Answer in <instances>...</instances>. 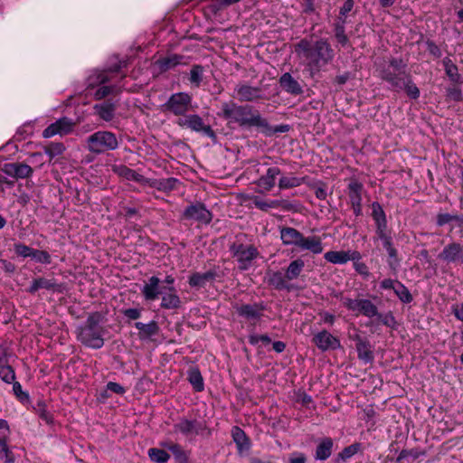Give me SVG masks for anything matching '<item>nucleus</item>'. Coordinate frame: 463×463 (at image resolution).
Returning <instances> with one entry per match:
<instances>
[{
  "mask_svg": "<svg viewBox=\"0 0 463 463\" xmlns=\"http://www.w3.org/2000/svg\"><path fill=\"white\" fill-rule=\"evenodd\" d=\"M279 83L283 90L291 94L298 95L302 93L300 84L288 72L284 73L280 77Z\"/></svg>",
  "mask_w": 463,
  "mask_h": 463,
  "instance_id": "32",
  "label": "nucleus"
},
{
  "mask_svg": "<svg viewBox=\"0 0 463 463\" xmlns=\"http://www.w3.org/2000/svg\"><path fill=\"white\" fill-rule=\"evenodd\" d=\"M160 282V279L156 276H152L148 279L147 282L141 288L145 300L154 301L158 298L159 295L162 294L159 287Z\"/></svg>",
  "mask_w": 463,
  "mask_h": 463,
  "instance_id": "24",
  "label": "nucleus"
},
{
  "mask_svg": "<svg viewBox=\"0 0 463 463\" xmlns=\"http://www.w3.org/2000/svg\"><path fill=\"white\" fill-rule=\"evenodd\" d=\"M334 441L332 438L326 437L319 440L316 452H315V459L324 461L327 459L333 451Z\"/></svg>",
  "mask_w": 463,
  "mask_h": 463,
  "instance_id": "29",
  "label": "nucleus"
},
{
  "mask_svg": "<svg viewBox=\"0 0 463 463\" xmlns=\"http://www.w3.org/2000/svg\"><path fill=\"white\" fill-rule=\"evenodd\" d=\"M229 124L235 125L242 130L252 131L256 130L264 134L266 137H272L279 133H285L291 129L288 124H280L277 126H270L266 118H230Z\"/></svg>",
  "mask_w": 463,
  "mask_h": 463,
  "instance_id": "5",
  "label": "nucleus"
},
{
  "mask_svg": "<svg viewBox=\"0 0 463 463\" xmlns=\"http://www.w3.org/2000/svg\"><path fill=\"white\" fill-rule=\"evenodd\" d=\"M364 185L362 183L354 180L348 184V196L354 213L356 217L361 216L362 212V191Z\"/></svg>",
  "mask_w": 463,
  "mask_h": 463,
  "instance_id": "20",
  "label": "nucleus"
},
{
  "mask_svg": "<svg viewBox=\"0 0 463 463\" xmlns=\"http://www.w3.org/2000/svg\"><path fill=\"white\" fill-rule=\"evenodd\" d=\"M355 348H356L358 358L360 360H362L365 364L372 363L373 361L374 355L372 351V346H371L369 341L356 343Z\"/></svg>",
  "mask_w": 463,
  "mask_h": 463,
  "instance_id": "36",
  "label": "nucleus"
},
{
  "mask_svg": "<svg viewBox=\"0 0 463 463\" xmlns=\"http://www.w3.org/2000/svg\"><path fill=\"white\" fill-rule=\"evenodd\" d=\"M148 456L156 463H166L170 458V455L165 450L156 448L149 449Z\"/></svg>",
  "mask_w": 463,
  "mask_h": 463,
  "instance_id": "45",
  "label": "nucleus"
},
{
  "mask_svg": "<svg viewBox=\"0 0 463 463\" xmlns=\"http://www.w3.org/2000/svg\"><path fill=\"white\" fill-rule=\"evenodd\" d=\"M217 272L214 269H210L204 273L194 272L191 274L188 283L192 288H203L207 282L215 280Z\"/></svg>",
  "mask_w": 463,
  "mask_h": 463,
  "instance_id": "28",
  "label": "nucleus"
},
{
  "mask_svg": "<svg viewBox=\"0 0 463 463\" xmlns=\"http://www.w3.org/2000/svg\"><path fill=\"white\" fill-rule=\"evenodd\" d=\"M36 412L38 413L39 417L45 421L47 424H52L53 422V417L52 413H50L46 410V404L44 402L40 401L37 402V407L35 408Z\"/></svg>",
  "mask_w": 463,
  "mask_h": 463,
  "instance_id": "49",
  "label": "nucleus"
},
{
  "mask_svg": "<svg viewBox=\"0 0 463 463\" xmlns=\"http://www.w3.org/2000/svg\"><path fill=\"white\" fill-rule=\"evenodd\" d=\"M77 121L72 120L70 118H58V119L49 125L43 131V137L51 138L54 136H66L73 132Z\"/></svg>",
  "mask_w": 463,
  "mask_h": 463,
  "instance_id": "14",
  "label": "nucleus"
},
{
  "mask_svg": "<svg viewBox=\"0 0 463 463\" xmlns=\"http://www.w3.org/2000/svg\"><path fill=\"white\" fill-rule=\"evenodd\" d=\"M230 252L238 262L241 270L249 269L254 260L260 254L258 249L253 244H243L242 242L234 241L230 245Z\"/></svg>",
  "mask_w": 463,
  "mask_h": 463,
  "instance_id": "8",
  "label": "nucleus"
},
{
  "mask_svg": "<svg viewBox=\"0 0 463 463\" xmlns=\"http://www.w3.org/2000/svg\"><path fill=\"white\" fill-rule=\"evenodd\" d=\"M14 251L18 256L26 258L32 257L33 249L23 243H16L14 244Z\"/></svg>",
  "mask_w": 463,
  "mask_h": 463,
  "instance_id": "56",
  "label": "nucleus"
},
{
  "mask_svg": "<svg viewBox=\"0 0 463 463\" xmlns=\"http://www.w3.org/2000/svg\"><path fill=\"white\" fill-rule=\"evenodd\" d=\"M442 64L449 79L454 83H459L461 81V76L454 62L449 57H446L443 59Z\"/></svg>",
  "mask_w": 463,
  "mask_h": 463,
  "instance_id": "37",
  "label": "nucleus"
},
{
  "mask_svg": "<svg viewBox=\"0 0 463 463\" xmlns=\"http://www.w3.org/2000/svg\"><path fill=\"white\" fill-rule=\"evenodd\" d=\"M248 340L251 345H257L260 342H262L264 345L271 343V339L268 335L252 334L249 335Z\"/></svg>",
  "mask_w": 463,
  "mask_h": 463,
  "instance_id": "55",
  "label": "nucleus"
},
{
  "mask_svg": "<svg viewBox=\"0 0 463 463\" xmlns=\"http://www.w3.org/2000/svg\"><path fill=\"white\" fill-rule=\"evenodd\" d=\"M35 261L42 264H50L52 262V257L46 250H34L32 257Z\"/></svg>",
  "mask_w": 463,
  "mask_h": 463,
  "instance_id": "50",
  "label": "nucleus"
},
{
  "mask_svg": "<svg viewBox=\"0 0 463 463\" xmlns=\"http://www.w3.org/2000/svg\"><path fill=\"white\" fill-rule=\"evenodd\" d=\"M166 291L162 295L160 307L164 309H177L181 307L182 301L176 293L175 287H165Z\"/></svg>",
  "mask_w": 463,
  "mask_h": 463,
  "instance_id": "26",
  "label": "nucleus"
},
{
  "mask_svg": "<svg viewBox=\"0 0 463 463\" xmlns=\"http://www.w3.org/2000/svg\"><path fill=\"white\" fill-rule=\"evenodd\" d=\"M375 317H377V320L383 325L392 329H396L397 322L393 314L391 311H389L386 314H382L378 312V315H376Z\"/></svg>",
  "mask_w": 463,
  "mask_h": 463,
  "instance_id": "48",
  "label": "nucleus"
},
{
  "mask_svg": "<svg viewBox=\"0 0 463 463\" xmlns=\"http://www.w3.org/2000/svg\"><path fill=\"white\" fill-rule=\"evenodd\" d=\"M157 62L161 70L166 71L179 64L181 62V57L177 55H173L161 59Z\"/></svg>",
  "mask_w": 463,
  "mask_h": 463,
  "instance_id": "47",
  "label": "nucleus"
},
{
  "mask_svg": "<svg viewBox=\"0 0 463 463\" xmlns=\"http://www.w3.org/2000/svg\"><path fill=\"white\" fill-rule=\"evenodd\" d=\"M150 187L155 188L160 192L170 193L178 188L181 184L180 180L175 177L162 178V179H153L148 180Z\"/></svg>",
  "mask_w": 463,
  "mask_h": 463,
  "instance_id": "27",
  "label": "nucleus"
},
{
  "mask_svg": "<svg viewBox=\"0 0 463 463\" xmlns=\"http://www.w3.org/2000/svg\"><path fill=\"white\" fill-rule=\"evenodd\" d=\"M12 383L13 392L16 398L22 402H28L30 399L29 394L28 392L23 391L21 383L15 381H14Z\"/></svg>",
  "mask_w": 463,
  "mask_h": 463,
  "instance_id": "52",
  "label": "nucleus"
},
{
  "mask_svg": "<svg viewBox=\"0 0 463 463\" xmlns=\"http://www.w3.org/2000/svg\"><path fill=\"white\" fill-rule=\"evenodd\" d=\"M279 232L282 243L286 246H296L300 250H309L313 254L323 251L322 240L318 236L305 237L293 227H281Z\"/></svg>",
  "mask_w": 463,
  "mask_h": 463,
  "instance_id": "4",
  "label": "nucleus"
},
{
  "mask_svg": "<svg viewBox=\"0 0 463 463\" xmlns=\"http://www.w3.org/2000/svg\"><path fill=\"white\" fill-rule=\"evenodd\" d=\"M424 455V452L423 451H420L419 449H402L399 456L397 457L396 458V461L397 462H400L402 461V459L408 458V457H411L412 458L416 459L418 458L419 457Z\"/></svg>",
  "mask_w": 463,
  "mask_h": 463,
  "instance_id": "53",
  "label": "nucleus"
},
{
  "mask_svg": "<svg viewBox=\"0 0 463 463\" xmlns=\"http://www.w3.org/2000/svg\"><path fill=\"white\" fill-rule=\"evenodd\" d=\"M178 125L189 128L216 142L217 137L211 123L203 118H178Z\"/></svg>",
  "mask_w": 463,
  "mask_h": 463,
  "instance_id": "11",
  "label": "nucleus"
},
{
  "mask_svg": "<svg viewBox=\"0 0 463 463\" xmlns=\"http://www.w3.org/2000/svg\"><path fill=\"white\" fill-rule=\"evenodd\" d=\"M141 308H127L122 310V314L129 320H137L141 317Z\"/></svg>",
  "mask_w": 463,
  "mask_h": 463,
  "instance_id": "59",
  "label": "nucleus"
},
{
  "mask_svg": "<svg viewBox=\"0 0 463 463\" xmlns=\"http://www.w3.org/2000/svg\"><path fill=\"white\" fill-rule=\"evenodd\" d=\"M205 429V426L196 420H187L185 418L181 419L174 426V430L176 432H180L184 436L189 435H199Z\"/></svg>",
  "mask_w": 463,
  "mask_h": 463,
  "instance_id": "21",
  "label": "nucleus"
},
{
  "mask_svg": "<svg viewBox=\"0 0 463 463\" xmlns=\"http://www.w3.org/2000/svg\"><path fill=\"white\" fill-rule=\"evenodd\" d=\"M163 108V111L165 113L184 115L193 110L192 99L187 93H175L164 104Z\"/></svg>",
  "mask_w": 463,
  "mask_h": 463,
  "instance_id": "10",
  "label": "nucleus"
},
{
  "mask_svg": "<svg viewBox=\"0 0 463 463\" xmlns=\"http://www.w3.org/2000/svg\"><path fill=\"white\" fill-rule=\"evenodd\" d=\"M252 203L256 208L260 211L267 212L272 208H282L287 211H290L293 209V205L284 200H271V201H264L259 196H252L250 198Z\"/></svg>",
  "mask_w": 463,
  "mask_h": 463,
  "instance_id": "23",
  "label": "nucleus"
},
{
  "mask_svg": "<svg viewBox=\"0 0 463 463\" xmlns=\"http://www.w3.org/2000/svg\"><path fill=\"white\" fill-rule=\"evenodd\" d=\"M396 297L400 299L401 302L404 304H409L413 300L412 295L411 294L408 288L402 283L396 284V288L393 290Z\"/></svg>",
  "mask_w": 463,
  "mask_h": 463,
  "instance_id": "44",
  "label": "nucleus"
},
{
  "mask_svg": "<svg viewBox=\"0 0 463 463\" xmlns=\"http://www.w3.org/2000/svg\"><path fill=\"white\" fill-rule=\"evenodd\" d=\"M105 320V316L99 312H91L89 314L83 326L78 328V340L84 345L99 349L104 345L103 335L106 332L101 325Z\"/></svg>",
  "mask_w": 463,
  "mask_h": 463,
  "instance_id": "3",
  "label": "nucleus"
},
{
  "mask_svg": "<svg viewBox=\"0 0 463 463\" xmlns=\"http://www.w3.org/2000/svg\"><path fill=\"white\" fill-rule=\"evenodd\" d=\"M312 343L321 352L336 350L341 347L340 339L325 329L313 335Z\"/></svg>",
  "mask_w": 463,
  "mask_h": 463,
  "instance_id": "16",
  "label": "nucleus"
},
{
  "mask_svg": "<svg viewBox=\"0 0 463 463\" xmlns=\"http://www.w3.org/2000/svg\"><path fill=\"white\" fill-rule=\"evenodd\" d=\"M295 52L312 76L330 63L335 56L333 48L325 39L314 43L302 39L295 45Z\"/></svg>",
  "mask_w": 463,
  "mask_h": 463,
  "instance_id": "1",
  "label": "nucleus"
},
{
  "mask_svg": "<svg viewBox=\"0 0 463 463\" xmlns=\"http://www.w3.org/2000/svg\"><path fill=\"white\" fill-rule=\"evenodd\" d=\"M0 460L4 463H14L15 457L8 447V440H5V436L0 437Z\"/></svg>",
  "mask_w": 463,
  "mask_h": 463,
  "instance_id": "42",
  "label": "nucleus"
},
{
  "mask_svg": "<svg viewBox=\"0 0 463 463\" xmlns=\"http://www.w3.org/2000/svg\"><path fill=\"white\" fill-rule=\"evenodd\" d=\"M46 146L50 150V153L55 156L62 155L66 149L64 144L61 142H51Z\"/></svg>",
  "mask_w": 463,
  "mask_h": 463,
  "instance_id": "57",
  "label": "nucleus"
},
{
  "mask_svg": "<svg viewBox=\"0 0 463 463\" xmlns=\"http://www.w3.org/2000/svg\"><path fill=\"white\" fill-rule=\"evenodd\" d=\"M213 217V213L202 202L190 203L182 213L183 220L194 221L203 225L210 224Z\"/></svg>",
  "mask_w": 463,
  "mask_h": 463,
  "instance_id": "9",
  "label": "nucleus"
},
{
  "mask_svg": "<svg viewBox=\"0 0 463 463\" xmlns=\"http://www.w3.org/2000/svg\"><path fill=\"white\" fill-rule=\"evenodd\" d=\"M398 90H404L406 94L411 99H417L420 96L419 88L411 81V80L406 76H404L402 80V88H397Z\"/></svg>",
  "mask_w": 463,
  "mask_h": 463,
  "instance_id": "43",
  "label": "nucleus"
},
{
  "mask_svg": "<svg viewBox=\"0 0 463 463\" xmlns=\"http://www.w3.org/2000/svg\"><path fill=\"white\" fill-rule=\"evenodd\" d=\"M3 173L14 179H25L33 175V169L22 162L6 163L3 165Z\"/></svg>",
  "mask_w": 463,
  "mask_h": 463,
  "instance_id": "19",
  "label": "nucleus"
},
{
  "mask_svg": "<svg viewBox=\"0 0 463 463\" xmlns=\"http://www.w3.org/2000/svg\"><path fill=\"white\" fill-rule=\"evenodd\" d=\"M305 262L301 259H297L289 263L286 269V278L288 280L296 279L302 272Z\"/></svg>",
  "mask_w": 463,
  "mask_h": 463,
  "instance_id": "40",
  "label": "nucleus"
},
{
  "mask_svg": "<svg viewBox=\"0 0 463 463\" xmlns=\"http://www.w3.org/2000/svg\"><path fill=\"white\" fill-rule=\"evenodd\" d=\"M107 391H110L117 394H124L126 392L125 388L122 385L115 382H109L107 383Z\"/></svg>",
  "mask_w": 463,
  "mask_h": 463,
  "instance_id": "64",
  "label": "nucleus"
},
{
  "mask_svg": "<svg viewBox=\"0 0 463 463\" xmlns=\"http://www.w3.org/2000/svg\"><path fill=\"white\" fill-rule=\"evenodd\" d=\"M314 192L316 197L319 200H325L327 197L326 184L324 183L314 185Z\"/></svg>",
  "mask_w": 463,
  "mask_h": 463,
  "instance_id": "60",
  "label": "nucleus"
},
{
  "mask_svg": "<svg viewBox=\"0 0 463 463\" xmlns=\"http://www.w3.org/2000/svg\"><path fill=\"white\" fill-rule=\"evenodd\" d=\"M114 171L119 175L127 180L135 181L139 184H147L148 179H146L144 175L138 174L137 171L126 166V165H118L116 166Z\"/></svg>",
  "mask_w": 463,
  "mask_h": 463,
  "instance_id": "30",
  "label": "nucleus"
},
{
  "mask_svg": "<svg viewBox=\"0 0 463 463\" xmlns=\"http://www.w3.org/2000/svg\"><path fill=\"white\" fill-rule=\"evenodd\" d=\"M288 281L286 274L283 275L279 271L273 272L269 278V284L277 290L286 289L287 291H291L293 289V286L288 284Z\"/></svg>",
  "mask_w": 463,
  "mask_h": 463,
  "instance_id": "33",
  "label": "nucleus"
},
{
  "mask_svg": "<svg viewBox=\"0 0 463 463\" xmlns=\"http://www.w3.org/2000/svg\"><path fill=\"white\" fill-rule=\"evenodd\" d=\"M324 258L333 264H345L349 261V257L345 250H329L325 253Z\"/></svg>",
  "mask_w": 463,
  "mask_h": 463,
  "instance_id": "41",
  "label": "nucleus"
},
{
  "mask_svg": "<svg viewBox=\"0 0 463 463\" xmlns=\"http://www.w3.org/2000/svg\"><path fill=\"white\" fill-rule=\"evenodd\" d=\"M303 178L298 177L290 173L288 175L281 176L279 180V188L280 190L291 189L301 185Z\"/></svg>",
  "mask_w": 463,
  "mask_h": 463,
  "instance_id": "39",
  "label": "nucleus"
},
{
  "mask_svg": "<svg viewBox=\"0 0 463 463\" xmlns=\"http://www.w3.org/2000/svg\"><path fill=\"white\" fill-rule=\"evenodd\" d=\"M110 81L107 71H93L86 80V96H93L96 99H101L116 90L115 87L106 85Z\"/></svg>",
  "mask_w": 463,
  "mask_h": 463,
  "instance_id": "6",
  "label": "nucleus"
},
{
  "mask_svg": "<svg viewBox=\"0 0 463 463\" xmlns=\"http://www.w3.org/2000/svg\"><path fill=\"white\" fill-rule=\"evenodd\" d=\"M335 34L337 42L342 45H345L348 43V38L345 32L344 23L336 24L335 27Z\"/></svg>",
  "mask_w": 463,
  "mask_h": 463,
  "instance_id": "54",
  "label": "nucleus"
},
{
  "mask_svg": "<svg viewBox=\"0 0 463 463\" xmlns=\"http://www.w3.org/2000/svg\"><path fill=\"white\" fill-rule=\"evenodd\" d=\"M39 289L63 293L66 289V285L64 283L57 282L53 278L47 279L44 277H38L32 281L30 287L27 288V292L30 294H35Z\"/></svg>",
  "mask_w": 463,
  "mask_h": 463,
  "instance_id": "17",
  "label": "nucleus"
},
{
  "mask_svg": "<svg viewBox=\"0 0 463 463\" xmlns=\"http://www.w3.org/2000/svg\"><path fill=\"white\" fill-rule=\"evenodd\" d=\"M451 313L458 320L463 323V302L458 304H453L451 306Z\"/></svg>",
  "mask_w": 463,
  "mask_h": 463,
  "instance_id": "62",
  "label": "nucleus"
},
{
  "mask_svg": "<svg viewBox=\"0 0 463 463\" xmlns=\"http://www.w3.org/2000/svg\"><path fill=\"white\" fill-rule=\"evenodd\" d=\"M363 445L360 442H354L345 448H344L336 456L335 462L343 463L351 458L353 456L361 452Z\"/></svg>",
  "mask_w": 463,
  "mask_h": 463,
  "instance_id": "35",
  "label": "nucleus"
},
{
  "mask_svg": "<svg viewBox=\"0 0 463 463\" xmlns=\"http://www.w3.org/2000/svg\"><path fill=\"white\" fill-rule=\"evenodd\" d=\"M399 282L400 281L398 279H384L383 280L381 281L380 288H381V289H384V290H387V289L394 290V288H396V284H399Z\"/></svg>",
  "mask_w": 463,
  "mask_h": 463,
  "instance_id": "61",
  "label": "nucleus"
},
{
  "mask_svg": "<svg viewBox=\"0 0 463 463\" xmlns=\"http://www.w3.org/2000/svg\"><path fill=\"white\" fill-rule=\"evenodd\" d=\"M29 159L32 164L37 165L40 168L44 165L43 155L41 152L32 153Z\"/></svg>",
  "mask_w": 463,
  "mask_h": 463,
  "instance_id": "63",
  "label": "nucleus"
},
{
  "mask_svg": "<svg viewBox=\"0 0 463 463\" xmlns=\"http://www.w3.org/2000/svg\"><path fill=\"white\" fill-rule=\"evenodd\" d=\"M343 304L348 310L358 312L369 318L374 317L378 315V307L367 298L353 299L350 298H345L343 299Z\"/></svg>",
  "mask_w": 463,
  "mask_h": 463,
  "instance_id": "13",
  "label": "nucleus"
},
{
  "mask_svg": "<svg viewBox=\"0 0 463 463\" xmlns=\"http://www.w3.org/2000/svg\"><path fill=\"white\" fill-rule=\"evenodd\" d=\"M0 378L6 383H12L15 380V373L11 365L0 364Z\"/></svg>",
  "mask_w": 463,
  "mask_h": 463,
  "instance_id": "46",
  "label": "nucleus"
},
{
  "mask_svg": "<svg viewBox=\"0 0 463 463\" xmlns=\"http://www.w3.org/2000/svg\"><path fill=\"white\" fill-rule=\"evenodd\" d=\"M405 64L400 59H392L389 65L381 71V78L393 88H402V80L405 76Z\"/></svg>",
  "mask_w": 463,
  "mask_h": 463,
  "instance_id": "12",
  "label": "nucleus"
},
{
  "mask_svg": "<svg viewBox=\"0 0 463 463\" xmlns=\"http://www.w3.org/2000/svg\"><path fill=\"white\" fill-rule=\"evenodd\" d=\"M118 146L117 137L110 131H97L86 139L87 149L95 155L113 151Z\"/></svg>",
  "mask_w": 463,
  "mask_h": 463,
  "instance_id": "7",
  "label": "nucleus"
},
{
  "mask_svg": "<svg viewBox=\"0 0 463 463\" xmlns=\"http://www.w3.org/2000/svg\"><path fill=\"white\" fill-rule=\"evenodd\" d=\"M95 109L98 116H111L114 111V105L109 101H105L99 105H96Z\"/></svg>",
  "mask_w": 463,
  "mask_h": 463,
  "instance_id": "51",
  "label": "nucleus"
},
{
  "mask_svg": "<svg viewBox=\"0 0 463 463\" xmlns=\"http://www.w3.org/2000/svg\"><path fill=\"white\" fill-rule=\"evenodd\" d=\"M372 207V218L375 224L376 239L381 240L383 248L388 253V267L392 275H397L401 266L398 251L393 246L392 231L388 228L385 212L378 202H373Z\"/></svg>",
  "mask_w": 463,
  "mask_h": 463,
  "instance_id": "2",
  "label": "nucleus"
},
{
  "mask_svg": "<svg viewBox=\"0 0 463 463\" xmlns=\"http://www.w3.org/2000/svg\"><path fill=\"white\" fill-rule=\"evenodd\" d=\"M203 68L201 66H194L190 72V81L198 86L202 80Z\"/></svg>",
  "mask_w": 463,
  "mask_h": 463,
  "instance_id": "58",
  "label": "nucleus"
},
{
  "mask_svg": "<svg viewBox=\"0 0 463 463\" xmlns=\"http://www.w3.org/2000/svg\"><path fill=\"white\" fill-rule=\"evenodd\" d=\"M233 441L236 443L239 449H249L250 440L245 432L240 427H233L232 430Z\"/></svg>",
  "mask_w": 463,
  "mask_h": 463,
  "instance_id": "38",
  "label": "nucleus"
},
{
  "mask_svg": "<svg viewBox=\"0 0 463 463\" xmlns=\"http://www.w3.org/2000/svg\"><path fill=\"white\" fill-rule=\"evenodd\" d=\"M280 174L281 170L278 166L269 167L266 174L261 175L256 184L264 191L269 192L275 186L276 179Z\"/></svg>",
  "mask_w": 463,
  "mask_h": 463,
  "instance_id": "25",
  "label": "nucleus"
},
{
  "mask_svg": "<svg viewBox=\"0 0 463 463\" xmlns=\"http://www.w3.org/2000/svg\"><path fill=\"white\" fill-rule=\"evenodd\" d=\"M438 259L447 264L463 263V245L458 242L447 244L438 255Z\"/></svg>",
  "mask_w": 463,
  "mask_h": 463,
  "instance_id": "18",
  "label": "nucleus"
},
{
  "mask_svg": "<svg viewBox=\"0 0 463 463\" xmlns=\"http://www.w3.org/2000/svg\"><path fill=\"white\" fill-rule=\"evenodd\" d=\"M134 326L138 330V337L141 340L147 339L156 335L159 331V326L157 323L154 320L150 321L147 324H144L142 322H136Z\"/></svg>",
  "mask_w": 463,
  "mask_h": 463,
  "instance_id": "31",
  "label": "nucleus"
},
{
  "mask_svg": "<svg viewBox=\"0 0 463 463\" xmlns=\"http://www.w3.org/2000/svg\"><path fill=\"white\" fill-rule=\"evenodd\" d=\"M187 380L197 392L204 390V382L198 367H191L187 371Z\"/></svg>",
  "mask_w": 463,
  "mask_h": 463,
  "instance_id": "34",
  "label": "nucleus"
},
{
  "mask_svg": "<svg viewBox=\"0 0 463 463\" xmlns=\"http://www.w3.org/2000/svg\"><path fill=\"white\" fill-rule=\"evenodd\" d=\"M262 91L260 88L247 84H238L234 89V97L241 101H252L261 97Z\"/></svg>",
  "mask_w": 463,
  "mask_h": 463,
  "instance_id": "22",
  "label": "nucleus"
},
{
  "mask_svg": "<svg viewBox=\"0 0 463 463\" xmlns=\"http://www.w3.org/2000/svg\"><path fill=\"white\" fill-rule=\"evenodd\" d=\"M234 309L239 317H243L248 321H252L255 324L262 317L266 306L263 302L241 305L236 304L234 306Z\"/></svg>",
  "mask_w": 463,
  "mask_h": 463,
  "instance_id": "15",
  "label": "nucleus"
}]
</instances>
